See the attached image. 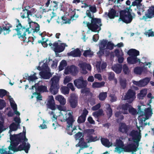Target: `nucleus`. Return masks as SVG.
Listing matches in <instances>:
<instances>
[{
    "mask_svg": "<svg viewBox=\"0 0 154 154\" xmlns=\"http://www.w3.org/2000/svg\"><path fill=\"white\" fill-rule=\"evenodd\" d=\"M23 133H20L19 134L11 135L10 140H11V144L13 146H17L22 142V144H20L16 149L15 151H18L24 150L26 153H28V150L30 148V145L29 144L26 145V141H27V139L26 137V130L24 126L23 127Z\"/></svg>",
    "mask_w": 154,
    "mask_h": 154,
    "instance_id": "1",
    "label": "nucleus"
},
{
    "mask_svg": "<svg viewBox=\"0 0 154 154\" xmlns=\"http://www.w3.org/2000/svg\"><path fill=\"white\" fill-rule=\"evenodd\" d=\"M96 12V8L93 6H90L89 9L87 10L86 14L87 16L91 18V23L86 21H84L83 23L87 26L88 28L92 31L97 32L100 31L101 29L100 26L102 25L101 20L100 19L93 18V13Z\"/></svg>",
    "mask_w": 154,
    "mask_h": 154,
    "instance_id": "2",
    "label": "nucleus"
},
{
    "mask_svg": "<svg viewBox=\"0 0 154 154\" xmlns=\"http://www.w3.org/2000/svg\"><path fill=\"white\" fill-rule=\"evenodd\" d=\"M29 11L25 8L20 13L21 17L23 18L26 17L28 18V23L29 24L30 28H31L30 31L32 32H37L39 30V26L37 23L32 21L29 18Z\"/></svg>",
    "mask_w": 154,
    "mask_h": 154,
    "instance_id": "3",
    "label": "nucleus"
},
{
    "mask_svg": "<svg viewBox=\"0 0 154 154\" xmlns=\"http://www.w3.org/2000/svg\"><path fill=\"white\" fill-rule=\"evenodd\" d=\"M131 7L127 8L125 10L121 11L120 12L119 19L126 23H130L133 19L131 14L132 10Z\"/></svg>",
    "mask_w": 154,
    "mask_h": 154,
    "instance_id": "4",
    "label": "nucleus"
},
{
    "mask_svg": "<svg viewBox=\"0 0 154 154\" xmlns=\"http://www.w3.org/2000/svg\"><path fill=\"white\" fill-rule=\"evenodd\" d=\"M59 80V77L56 75L54 76L51 79V86L49 89V91L54 95L56 94L58 91V89L60 88Z\"/></svg>",
    "mask_w": 154,
    "mask_h": 154,
    "instance_id": "5",
    "label": "nucleus"
},
{
    "mask_svg": "<svg viewBox=\"0 0 154 154\" xmlns=\"http://www.w3.org/2000/svg\"><path fill=\"white\" fill-rule=\"evenodd\" d=\"M16 21L18 24L16 26V28L15 29V30L17 32V34H14L13 35L14 37L16 35H17L18 36V38H29L30 37V34L31 33V32H30L29 29H26V32H25L22 35H21V34L20 32V30L22 28V26L21 23H20L19 20L18 19H16Z\"/></svg>",
    "mask_w": 154,
    "mask_h": 154,
    "instance_id": "6",
    "label": "nucleus"
},
{
    "mask_svg": "<svg viewBox=\"0 0 154 154\" xmlns=\"http://www.w3.org/2000/svg\"><path fill=\"white\" fill-rule=\"evenodd\" d=\"M68 115L69 116L66 119L68 124L66 129V131L68 134L72 135L73 134V131L75 130V128H72V124L74 120L72 114L69 113Z\"/></svg>",
    "mask_w": 154,
    "mask_h": 154,
    "instance_id": "7",
    "label": "nucleus"
},
{
    "mask_svg": "<svg viewBox=\"0 0 154 154\" xmlns=\"http://www.w3.org/2000/svg\"><path fill=\"white\" fill-rule=\"evenodd\" d=\"M129 135L132 137V138H129L128 141H133L138 145L141 137L140 134L137 131L133 130L130 132Z\"/></svg>",
    "mask_w": 154,
    "mask_h": 154,
    "instance_id": "8",
    "label": "nucleus"
},
{
    "mask_svg": "<svg viewBox=\"0 0 154 154\" xmlns=\"http://www.w3.org/2000/svg\"><path fill=\"white\" fill-rule=\"evenodd\" d=\"M74 83L75 87L78 89H81L87 87L88 82L86 80H84L81 76L74 81Z\"/></svg>",
    "mask_w": 154,
    "mask_h": 154,
    "instance_id": "9",
    "label": "nucleus"
},
{
    "mask_svg": "<svg viewBox=\"0 0 154 154\" xmlns=\"http://www.w3.org/2000/svg\"><path fill=\"white\" fill-rule=\"evenodd\" d=\"M136 94L134 90L129 89L124 96L125 99L128 100V102L129 103H131L136 97Z\"/></svg>",
    "mask_w": 154,
    "mask_h": 154,
    "instance_id": "10",
    "label": "nucleus"
},
{
    "mask_svg": "<svg viewBox=\"0 0 154 154\" xmlns=\"http://www.w3.org/2000/svg\"><path fill=\"white\" fill-rule=\"evenodd\" d=\"M46 105L48 108L51 110H54L56 109V105L52 95L48 96Z\"/></svg>",
    "mask_w": 154,
    "mask_h": 154,
    "instance_id": "11",
    "label": "nucleus"
},
{
    "mask_svg": "<svg viewBox=\"0 0 154 154\" xmlns=\"http://www.w3.org/2000/svg\"><path fill=\"white\" fill-rule=\"evenodd\" d=\"M66 45L65 44H62L60 45H59L57 42H55L53 44L52 47H51L55 53H60L63 51Z\"/></svg>",
    "mask_w": 154,
    "mask_h": 154,
    "instance_id": "12",
    "label": "nucleus"
},
{
    "mask_svg": "<svg viewBox=\"0 0 154 154\" xmlns=\"http://www.w3.org/2000/svg\"><path fill=\"white\" fill-rule=\"evenodd\" d=\"M154 17V6H152L149 7L147 10V12L145 16H144L140 20H144L146 21L148 18H151Z\"/></svg>",
    "mask_w": 154,
    "mask_h": 154,
    "instance_id": "13",
    "label": "nucleus"
},
{
    "mask_svg": "<svg viewBox=\"0 0 154 154\" xmlns=\"http://www.w3.org/2000/svg\"><path fill=\"white\" fill-rule=\"evenodd\" d=\"M68 101L70 106L72 108H75L78 105V97L74 94L71 95Z\"/></svg>",
    "mask_w": 154,
    "mask_h": 154,
    "instance_id": "14",
    "label": "nucleus"
},
{
    "mask_svg": "<svg viewBox=\"0 0 154 154\" xmlns=\"http://www.w3.org/2000/svg\"><path fill=\"white\" fill-rule=\"evenodd\" d=\"M137 147L133 143H129L124 146L122 149V151L133 153L136 152L137 151Z\"/></svg>",
    "mask_w": 154,
    "mask_h": 154,
    "instance_id": "15",
    "label": "nucleus"
},
{
    "mask_svg": "<svg viewBox=\"0 0 154 154\" xmlns=\"http://www.w3.org/2000/svg\"><path fill=\"white\" fill-rule=\"evenodd\" d=\"M116 147L115 148L116 151L119 153H121L122 151L124 145L123 141L120 139H116Z\"/></svg>",
    "mask_w": 154,
    "mask_h": 154,
    "instance_id": "16",
    "label": "nucleus"
},
{
    "mask_svg": "<svg viewBox=\"0 0 154 154\" xmlns=\"http://www.w3.org/2000/svg\"><path fill=\"white\" fill-rule=\"evenodd\" d=\"M88 113V111L86 108H84L81 115L78 117L77 122L79 123L84 122L86 120V117Z\"/></svg>",
    "mask_w": 154,
    "mask_h": 154,
    "instance_id": "17",
    "label": "nucleus"
},
{
    "mask_svg": "<svg viewBox=\"0 0 154 154\" xmlns=\"http://www.w3.org/2000/svg\"><path fill=\"white\" fill-rule=\"evenodd\" d=\"M34 88L40 92H47L48 91L46 86L43 85H39L38 83L35 84L34 85L32 86L31 89H33Z\"/></svg>",
    "mask_w": 154,
    "mask_h": 154,
    "instance_id": "18",
    "label": "nucleus"
},
{
    "mask_svg": "<svg viewBox=\"0 0 154 154\" xmlns=\"http://www.w3.org/2000/svg\"><path fill=\"white\" fill-rule=\"evenodd\" d=\"M127 61L128 63L131 64H136L138 62L140 63V60L138 58L137 56H130L127 58Z\"/></svg>",
    "mask_w": 154,
    "mask_h": 154,
    "instance_id": "19",
    "label": "nucleus"
},
{
    "mask_svg": "<svg viewBox=\"0 0 154 154\" xmlns=\"http://www.w3.org/2000/svg\"><path fill=\"white\" fill-rule=\"evenodd\" d=\"M128 131V128L126 125L123 122L120 123L119 124V131L123 133L126 134Z\"/></svg>",
    "mask_w": 154,
    "mask_h": 154,
    "instance_id": "20",
    "label": "nucleus"
},
{
    "mask_svg": "<svg viewBox=\"0 0 154 154\" xmlns=\"http://www.w3.org/2000/svg\"><path fill=\"white\" fill-rule=\"evenodd\" d=\"M39 75L42 78L45 79H49L52 75L49 70L41 71L39 72Z\"/></svg>",
    "mask_w": 154,
    "mask_h": 154,
    "instance_id": "21",
    "label": "nucleus"
},
{
    "mask_svg": "<svg viewBox=\"0 0 154 154\" xmlns=\"http://www.w3.org/2000/svg\"><path fill=\"white\" fill-rule=\"evenodd\" d=\"M137 113H138L140 115L139 116V118L140 119V121L142 123L145 122L146 120L148 119L147 116H146L145 117H143L144 115V112L141 110V106H138Z\"/></svg>",
    "mask_w": 154,
    "mask_h": 154,
    "instance_id": "22",
    "label": "nucleus"
},
{
    "mask_svg": "<svg viewBox=\"0 0 154 154\" xmlns=\"http://www.w3.org/2000/svg\"><path fill=\"white\" fill-rule=\"evenodd\" d=\"M69 56L74 57H80L81 55V52L79 49L77 48L67 53Z\"/></svg>",
    "mask_w": 154,
    "mask_h": 154,
    "instance_id": "23",
    "label": "nucleus"
},
{
    "mask_svg": "<svg viewBox=\"0 0 154 154\" xmlns=\"http://www.w3.org/2000/svg\"><path fill=\"white\" fill-rule=\"evenodd\" d=\"M122 68V65L119 64H115L112 67V69L117 74H119L121 72Z\"/></svg>",
    "mask_w": 154,
    "mask_h": 154,
    "instance_id": "24",
    "label": "nucleus"
},
{
    "mask_svg": "<svg viewBox=\"0 0 154 154\" xmlns=\"http://www.w3.org/2000/svg\"><path fill=\"white\" fill-rule=\"evenodd\" d=\"M127 54L130 56H137L139 55L140 52L135 49H131L128 51Z\"/></svg>",
    "mask_w": 154,
    "mask_h": 154,
    "instance_id": "25",
    "label": "nucleus"
},
{
    "mask_svg": "<svg viewBox=\"0 0 154 154\" xmlns=\"http://www.w3.org/2000/svg\"><path fill=\"white\" fill-rule=\"evenodd\" d=\"M92 115L95 118L97 119V121L99 122V117L103 115V111L102 109H99L98 111L93 112Z\"/></svg>",
    "mask_w": 154,
    "mask_h": 154,
    "instance_id": "26",
    "label": "nucleus"
},
{
    "mask_svg": "<svg viewBox=\"0 0 154 154\" xmlns=\"http://www.w3.org/2000/svg\"><path fill=\"white\" fill-rule=\"evenodd\" d=\"M55 99L58 101L61 105H64L66 103V100L61 95H57L55 97Z\"/></svg>",
    "mask_w": 154,
    "mask_h": 154,
    "instance_id": "27",
    "label": "nucleus"
},
{
    "mask_svg": "<svg viewBox=\"0 0 154 154\" xmlns=\"http://www.w3.org/2000/svg\"><path fill=\"white\" fill-rule=\"evenodd\" d=\"M87 137L88 138L86 139L88 143L95 142L99 140V138H98L97 136L94 137L92 135L87 136Z\"/></svg>",
    "mask_w": 154,
    "mask_h": 154,
    "instance_id": "28",
    "label": "nucleus"
},
{
    "mask_svg": "<svg viewBox=\"0 0 154 154\" xmlns=\"http://www.w3.org/2000/svg\"><path fill=\"white\" fill-rule=\"evenodd\" d=\"M101 141L102 144L106 147H109L111 146L109 140L106 138H102Z\"/></svg>",
    "mask_w": 154,
    "mask_h": 154,
    "instance_id": "29",
    "label": "nucleus"
},
{
    "mask_svg": "<svg viewBox=\"0 0 154 154\" xmlns=\"http://www.w3.org/2000/svg\"><path fill=\"white\" fill-rule=\"evenodd\" d=\"M105 82H94L92 84V87L94 88H99L104 86Z\"/></svg>",
    "mask_w": 154,
    "mask_h": 154,
    "instance_id": "30",
    "label": "nucleus"
},
{
    "mask_svg": "<svg viewBox=\"0 0 154 154\" xmlns=\"http://www.w3.org/2000/svg\"><path fill=\"white\" fill-rule=\"evenodd\" d=\"M10 105L14 111L15 113L17 115H20V112L17 111V105L15 103L11 102V100H10Z\"/></svg>",
    "mask_w": 154,
    "mask_h": 154,
    "instance_id": "31",
    "label": "nucleus"
},
{
    "mask_svg": "<svg viewBox=\"0 0 154 154\" xmlns=\"http://www.w3.org/2000/svg\"><path fill=\"white\" fill-rule=\"evenodd\" d=\"M130 106L131 105L127 103H126L125 104H123L122 105V109L124 111V112H123V114H127L128 113V108H130Z\"/></svg>",
    "mask_w": 154,
    "mask_h": 154,
    "instance_id": "32",
    "label": "nucleus"
},
{
    "mask_svg": "<svg viewBox=\"0 0 154 154\" xmlns=\"http://www.w3.org/2000/svg\"><path fill=\"white\" fill-rule=\"evenodd\" d=\"M106 114L108 117V118H110L112 115V110L109 104L108 105V107L106 108Z\"/></svg>",
    "mask_w": 154,
    "mask_h": 154,
    "instance_id": "33",
    "label": "nucleus"
},
{
    "mask_svg": "<svg viewBox=\"0 0 154 154\" xmlns=\"http://www.w3.org/2000/svg\"><path fill=\"white\" fill-rule=\"evenodd\" d=\"M69 72L73 75H75L77 73L78 71L75 66H72L69 68Z\"/></svg>",
    "mask_w": 154,
    "mask_h": 154,
    "instance_id": "34",
    "label": "nucleus"
},
{
    "mask_svg": "<svg viewBox=\"0 0 154 154\" xmlns=\"http://www.w3.org/2000/svg\"><path fill=\"white\" fill-rule=\"evenodd\" d=\"M67 63L66 61L65 60H62L60 63L59 66V70L61 71L64 69V68L67 65Z\"/></svg>",
    "mask_w": 154,
    "mask_h": 154,
    "instance_id": "35",
    "label": "nucleus"
},
{
    "mask_svg": "<svg viewBox=\"0 0 154 154\" xmlns=\"http://www.w3.org/2000/svg\"><path fill=\"white\" fill-rule=\"evenodd\" d=\"M149 81L150 79L147 77L140 80L141 87H144L146 85Z\"/></svg>",
    "mask_w": 154,
    "mask_h": 154,
    "instance_id": "36",
    "label": "nucleus"
},
{
    "mask_svg": "<svg viewBox=\"0 0 154 154\" xmlns=\"http://www.w3.org/2000/svg\"><path fill=\"white\" fill-rule=\"evenodd\" d=\"M107 97L106 92H103L100 93L99 95V98L100 100H104Z\"/></svg>",
    "mask_w": 154,
    "mask_h": 154,
    "instance_id": "37",
    "label": "nucleus"
},
{
    "mask_svg": "<svg viewBox=\"0 0 154 154\" xmlns=\"http://www.w3.org/2000/svg\"><path fill=\"white\" fill-rule=\"evenodd\" d=\"M108 16L110 18H114L115 17L117 16L116 15V11L113 9L110 10Z\"/></svg>",
    "mask_w": 154,
    "mask_h": 154,
    "instance_id": "38",
    "label": "nucleus"
},
{
    "mask_svg": "<svg viewBox=\"0 0 154 154\" xmlns=\"http://www.w3.org/2000/svg\"><path fill=\"white\" fill-rule=\"evenodd\" d=\"M122 69L123 72L125 74L128 75L129 74L130 71L126 64H124Z\"/></svg>",
    "mask_w": 154,
    "mask_h": 154,
    "instance_id": "39",
    "label": "nucleus"
},
{
    "mask_svg": "<svg viewBox=\"0 0 154 154\" xmlns=\"http://www.w3.org/2000/svg\"><path fill=\"white\" fill-rule=\"evenodd\" d=\"M139 10V11H137V14L138 15H141V12H143L145 10V7L144 5H142L141 4L137 7Z\"/></svg>",
    "mask_w": 154,
    "mask_h": 154,
    "instance_id": "40",
    "label": "nucleus"
},
{
    "mask_svg": "<svg viewBox=\"0 0 154 154\" xmlns=\"http://www.w3.org/2000/svg\"><path fill=\"white\" fill-rule=\"evenodd\" d=\"M146 94V91L144 90H142L140 91V92L137 95V97L139 99H142V98L145 97Z\"/></svg>",
    "mask_w": 154,
    "mask_h": 154,
    "instance_id": "41",
    "label": "nucleus"
},
{
    "mask_svg": "<svg viewBox=\"0 0 154 154\" xmlns=\"http://www.w3.org/2000/svg\"><path fill=\"white\" fill-rule=\"evenodd\" d=\"M36 73H34L32 75L27 76L26 79L30 81H34L38 79L37 77L36 76Z\"/></svg>",
    "mask_w": 154,
    "mask_h": 154,
    "instance_id": "42",
    "label": "nucleus"
},
{
    "mask_svg": "<svg viewBox=\"0 0 154 154\" xmlns=\"http://www.w3.org/2000/svg\"><path fill=\"white\" fill-rule=\"evenodd\" d=\"M143 72V69L140 67H136L134 69V72L137 74L140 75Z\"/></svg>",
    "mask_w": 154,
    "mask_h": 154,
    "instance_id": "43",
    "label": "nucleus"
},
{
    "mask_svg": "<svg viewBox=\"0 0 154 154\" xmlns=\"http://www.w3.org/2000/svg\"><path fill=\"white\" fill-rule=\"evenodd\" d=\"M93 55V52L91 51V50H87L85 51L83 54V55L85 57L87 56L91 57Z\"/></svg>",
    "mask_w": 154,
    "mask_h": 154,
    "instance_id": "44",
    "label": "nucleus"
},
{
    "mask_svg": "<svg viewBox=\"0 0 154 154\" xmlns=\"http://www.w3.org/2000/svg\"><path fill=\"white\" fill-rule=\"evenodd\" d=\"M58 20L61 21L62 25L64 23H70V20L66 18V17H63L62 18H58Z\"/></svg>",
    "mask_w": 154,
    "mask_h": 154,
    "instance_id": "45",
    "label": "nucleus"
},
{
    "mask_svg": "<svg viewBox=\"0 0 154 154\" xmlns=\"http://www.w3.org/2000/svg\"><path fill=\"white\" fill-rule=\"evenodd\" d=\"M61 92L65 94H68L69 93V89L66 87H63L61 88Z\"/></svg>",
    "mask_w": 154,
    "mask_h": 154,
    "instance_id": "46",
    "label": "nucleus"
},
{
    "mask_svg": "<svg viewBox=\"0 0 154 154\" xmlns=\"http://www.w3.org/2000/svg\"><path fill=\"white\" fill-rule=\"evenodd\" d=\"M107 41L106 40H104L103 39L102 41L99 45V48H101L105 49V47H106L107 45Z\"/></svg>",
    "mask_w": 154,
    "mask_h": 154,
    "instance_id": "47",
    "label": "nucleus"
},
{
    "mask_svg": "<svg viewBox=\"0 0 154 154\" xmlns=\"http://www.w3.org/2000/svg\"><path fill=\"white\" fill-rule=\"evenodd\" d=\"M9 128L10 130H11L12 131H15L17 129V126L13 122L10 125Z\"/></svg>",
    "mask_w": 154,
    "mask_h": 154,
    "instance_id": "48",
    "label": "nucleus"
},
{
    "mask_svg": "<svg viewBox=\"0 0 154 154\" xmlns=\"http://www.w3.org/2000/svg\"><path fill=\"white\" fill-rule=\"evenodd\" d=\"M144 110V115H146H146H151L152 114V110L150 108H148Z\"/></svg>",
    "mask_w": 154,
    "mask_h": 154,
    "instance_id": "49",
    "label": "nucleus"
},
{
    "mask_svg": "<svg viewBox=\"0 0 154 154\" xmlns=\"http://www.w3.org/2000/svg\"><path fill=\"white\" fill-rule=\"evenodd\" d=\"M94 132V130L93 129H87L85 130V133L87 134V136L91 135L93 134Z\"/></svg>",
    "mask_w": 154,
    "mask_h": 154,
    "instance_id": "50",
    "label": "nucleus"
},
{
    "mask_svg": "<svg viewBox=\"0 0 154 154\" xmlns=\"http://www.w3.org/2000/svg\"><path fill=\"white\" fill-rule=\"evenodd\" d=\"M120 85L121 86L122 88L123 89H125L126 86V81L121 79L120 81Z\"/></svg>",
    "mask_w": 154,
    "mask_h": 154,
    "instance_id": "51",
    "label": "nucleus"
},
{
    "mask_svg": "<svg viewBox=\"0 0 154 154\" xmlns=\"http://www.w3.org/2000/svg\"><path fill=\"white\" fill-rule=\"evenodd\" d=\"M81 91L82 93L83 94H88L90 92V91L88 88H87L86 87H85L83 88H81Z\"/></svg>",
    "mask_w": 154,
    "mask_h": 154,
    "instance_id": "52",
    "label": "nucleus"
},
{
    "mask_svg": "<svg viewBox=\"0 0 154 154\" xmlns=\"http://www.w3.org/2000/svg\"><path fill=\"white\" fill-rule=\"evenodd\" d=\"M131 108L128 109V111L130 113L133 115H135L137 114V112L136 109L131 106Z\"/></svg>",
    "mask_w": 154,
    "mask_h": 154,
    "instance_id": "53",
    "label": "nucleus"
},
{
    "mask_svg": "<svg viewBox=\"0 0 154 154\" xmlns=\"http://www.w3.org/2000/svg\"><path fill=\"white\" fill-rule=\"evenodd\" d=\"M114 44L110 42H108L107 43L106 46V49H108L110 50H112L113 48Z\"/></svg>",
    "mask_w": 154,
    "mask_h": 154,
    "instance_id": "54",
    "label": "nucleus"
},
{
    "mask_svg": "<svg viewBox=\"0 0 154 154\" xmlns=\"http://www.w3.org/2000/svg\"><path fill=\"white\" fill-rule=\"evenodd\" d=\"M7 93V91L3 89H0V97L2 98L6 95Z\"/></svg>",
    "mask_w": 154,
    "mask_h": 154,
    "instance_id": "55",
    "label": "nucleus"
},
{
    "mask_svg": "<svg viewBox=\"0 0 154 154\" xmlns=\"http://www.w3.org/2000/svg\"><path fill=\"white\" fill-rule=\"evenodd\" d=\"M83 137L84 136H83L79 140V141L78 145V146L80 147L83 146V144H84V143L85 142Z\"/></svg>",
    "mask_w": 154,
    "mask_h": 154,
    "instance_id": "56",
    "label": "nucleus"
},
{
    "mask_svg": "<svg viewBox=\"0 0 154 154\" xmlns=\"http://www.w3.org/2000/svg\"><path fill=\"white\" fill-rule=\"evenodd\" d=\"M142 0H135L132 3V5L133 6H137V7L141 5L140 2Z\"/></svg>",
    "mask_w": 154,
    "mask_h": 154,
    "instance_id": "57",
    "label": "nucleus"
},
{
    "mask_svg": "<svg viewBox=\"0 0 154 154\" xmlns=\"http://www.w3.org/2000/svg\"><path fill=\"white\" fill-rule=\"evenodd\" d=\"M84 135H83L82 133L81 132L79 131L75 135V137L76 140H79Z\"/></svg>",
    "mask_w": 154,
    "mask_h": 154,
    "instance_id": "58",
    "label": "nucleus"
},
{
    "mask_svg": "<svg viewBox=\"0 0 154 154\" xmlns=\"http://www.w3.org/2000/svg\"><path fill=\"white\" fill-rule=\"evenodd\" d=\"M99 51L97 52V54L99 57L103 56L104 54L105 49L99 48Z\"/></svg>",
    "mask_w": 154,
    "mask_h": 154,
    "instance_id": "59",
    "label": "nucleus"
},
{
    "mask_svg": "<svg viewBox=\"0 0 154 154\" xmlns=\"http://www.w3.org/2000/svg\"><path fill=\"white\" fill-rule=\"evenodd\" d=\"M6 106V103L4 100L2 99L0 100V109H2Z\"/></svg>",
    "mask_w": 154,
    "mask_h": 154,
    "instance_id": "60",
    "label": "nucleus"
},
{
    "mask_svg": "<svg viewBox=\"0 0 154 154\" xmlns=\"http://www.w3.org/2000/svg\"><path fill=\"white\" fill-rule=\"evenodd\" d=\"M10 30L9 29H7L6 27H4L2 30V32L3 33L4 35H6L8 33Z\"/></svg>",
    "mask_w": 154,
    "mask_h": 154,
    "instance_id": "61",
    "label": "nucleus"
},
{
    "mask_svg": "<svg viewBox=\"0 0 154 154\" xmlns=\"http://www.w3.org/2000/svg\"><path fill=\"white\" fill-rule=\"evenodd\" d=\"M42 41H40V42H39V41H38L39 43H41L42 45L44 47H46L48 45V43L47 42H48V39H47L45 41H44V39H42Z\"/></svg>",
    "mask_w": 154,
    "mask_h": 154,
    "instance_id": "62",
    "label": "nucleus"
},
{
    "mask_svg": "<svg viewBox=\"0 0 154 154\" xmlns=\"http://www.w3.org/2000/svg\"><path fill=\"white\" fill-rule=\"evenodd\" d=\"M108 79L110 80H112L115 77V75L113 72H110L108 73Z\"/></svg>",
    "mask_w": 154,
    "mask_h": 154,
    "instance_id": "63",
    "label": "nucleus"
},
{
    "mask_svg": "<svg viewBox=\"0 0 154 154\" xmlns=\"http://www.w3.org/2000/svg\"><path fill=\"white\" fill-rule=\"evenodd\" d=\"M145 35L148 36H154V32L152 31L151 30H149L148 31L145 33Z\"/></svg>",
    "mask_w": 154,
    "mask_h": 154,
    "instance_id": "64",
    "label": "nucleus"
}]
</instances>
